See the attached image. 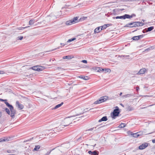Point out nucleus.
<instances>
[{
  "instance_id": "26",
  "label": "nucleus",
  "mask_w": 155,
  "mask_h": 155,
  "mask_svg": "<svg viewBox=\"0 0 155 155\" xmlns=\"http://www.w3.org/2000/svg\"><path fill=\"white\" fill-rule=\"evenodd\" d=\"M30 27L29 26H28L25 27H20L18 28L17 29L18 30H21L23 29H24L26 28H28Z\"/></svg>"
},
{
  "instance_id": "59",
  "label": "nucleus",
  "mask_w": 155,
  "mask_h": 155,
  "mask_svg": "<svg viewBox=\"0 0 155 155\" xmlns=\"http://www.w3.org/2000/svg\"><path fill=\"white\" fill-rule=\"evenodd\" d=\"M7 152L8 153H10L11 152H10V150H7Z\"/></svg>"
},
{
  "instance_id": "56",
  "label": "nucleus",
  "mask_w": 155,
  "mask_h": 155,
  "mask_svg": "<svg viewBox=\"0 0 155 155\" xmlns=\"http://www.w3.org/2000/svg\"><path fill=\"white\" fill-rule=\"evenodd\" d=\"M150 49V48H148L145 50V51H148Z\"/></svg>"
},
{
  "instance_id": "11",
  "label": "nucleus",
  "mask_w": 155,
  "mask_h": 155,
  "mask_svg": "<svg viewBox=\"0 0 155 155\" xmlns=\"http://www.w3.org/2000/svg\"><path fill=\"white\" fill-rule=\"evenodd\" d=\"M113 19H125V15L121 16H117L116 17H113L112 18Z\"/></svg>"
},
{
  "instance_id": "23",
  "label": "nucleus",
  "mask_w": 155,
  "mask_h": 155,
  "mask_svg": "<svg viewBox=\"0 0 155 155\" xmlns=\"http://www.w3.org/2000/svg\"><path fill=\"white\" fill-rule=\"evenodd\" d=\"M40 145H38L35 146V148L34 149V150L38 151L40 149Z\"/></svg>"
},
{
  "instance_id": "1",
  "label": "nucleus",
  "mask_w": 155,
  "mask_h": 155,
  "mask_svg": "<svg viewBox=\"0 0 155 155\" xmlns=\"http://www.w3.org/2000/svg\"><path fill=\"white\" fill-rule=\"evenodd\" d=\"M144 25L143 22L140 21H135L127 24L124 27L130 28L136 27H137L142 26Z\"/></svg>"
},
{
  "instance_id": "27",
  "label": "nucleus",
  "mask_w": 155,
  "mask_h": 155,
  "mask_svg": "<svg viewBox=\"0 0 155 155\" xmlns=\"http://www.w3.org/2000/svg\"><path fill=\"white\" fill-rule=\"evenodd\" d=\"M37 69H38V70H37L38 71H41L42 70V67L41 66H37Z\"/></svg>"
},
{
  "instance_id": "64",
  "label": "nucleus",
  "mask_w": 155,
  "mask_h": 155,
  "mask_svg": "<svg viewBox=\"0 0 155 155\" xmlns=\"http://www.w3.org/2000/svg\"><path fill=\"white\" fill-rule=\"evenodd\" d=\"M96 144H95L94 145V146H94V147H95L96 146Z\"/></svg>"
},
{
  "instance_id": "21",
  "label": "nucleus",
  "mask_w": 155,
  "mask_h": 155,
  "mask_svg": "<svg viewBox=\"0 0 155 155\" xmlns=\"http://www.w3.org/2000/svg\"><path fill=\"white\" fill-rule=\"evenodd\" d=\"M119 11V10L118 9H115L113 10L114 14V15H117V13Z\"/></svg>"
},
{
  "instance_id": "62",
  "label": "nucleus",
  "mask_w": 155,
  "mask_h": 155,
  "mask_svg": "<svg viewBox=\"0 0 155 155\" xmlns=\"http://www.w3.org/2000/svg\"><path fill=\"white\" fill-rule=\"evenodd\" d=\"M137 29L136 30H134L133 32H135V31H136L137 30Z\"/></svg>"
},
{
  "instance_id": "17",
  "label": "nucleus",
  "mask_w": 155,
  "mask_h": 155,
  "mask_svg": "<svg viewBox=\"0 0 155 155\" xmlns=\"http://www.w3.org/2000/svg\"><path fill=\"white\" fill-rule=\"evenodd\" d=\"M64 104L63 102H62L60 104H58L56 105L54 108V109H57L58 108L61 107Z\"/></svg>"
},
{
  "instance_id": "22",
  "label": "nucleus",
  "mask_w": 155,
  "mask_h": 155,
  "mask_svg": "<svg viewBox=\"0 0 155 155\" xmlns=\"http://www.w3.org/2000/svg\"><path fill=\"white\" fill-rule=\"evenodd\" d=\"M138 132L132 134L131 135L133 137H137L140 135L139 134H138Z\"/></svg>"
},
{
  "instance_id": "48",
  "label": "nucleus",
  "mask_w": 155,
  "mask_h": 155,
  "mask_svg": "<svg viewBox=\"0 0 155 155\" xmlns=\"http://www.w3.org/2000/svg\"><path fill=\"white\" fill-rule=\"evenodd\" d=\"M5 73L4 71H0V74H4Z\"/></svg>"
},
{
  "instance_id": "41",
  "label": "nucleus",
  "mask_w": 155,
  "mask_h": 155,
  "mask_svg": "<svg viewBox=\"0 0 155 155\" xmlns=\"http://www.w3.org/2000/svg\"><path fill=\"white\" fill-rule=\"evenodd\" d=\"M104 25L105 26L106 28H107V27L109 26L110 25H111V24H104Z\"/></svg>"
},
{
  "instance_id": "15",
  "label": "nucleus",
  "mask_w": 155,
  "mask_h": 155,
  "mask_svg": "<svg viewBox=\"0 0 155 155\" xmlns=\"http://www.w3.org/2000/svg\"><path fill=\"white\" fill-rule=\"evenodd\" d=\"M133 96V94H128L125 95H124L122 96V97L123 98H126L128 97H129L131 96Z\"/></svg>"
},
{
  "instance_id": "3",
  "label": "nucleus",
  "mask_w": 155,
  "mask_h": 155,
  "mask_svg": "<svg viewBox=\"0 0 155 155\" xmlns=\"http://www.w3.org/2000/svg\"><path fill=\"white\" fill-rule=\"evenodd\" d=\"M108 97L107 96H104L98 99L97 101H95L94 102V104H100L106 101L108 99Z\"/></svg>"
},
{
  "instance_id": "63",
  "label": "nucleus",
  "mask_w": 155,
  "mask_h": 155,
  "mask_svg": "<svg viewBox=\"0 0 155 155\" xmlns=\"http://www.w3.org/2000/svg\"><path fill=\"white\" fill-rule=\"evenodd\" d=\"M32 75H31V74H30L29 75V77H31V76H32Z\"/></svg>"
},
{
  "instance_id": "30",
  "label": "nucleus",
  "mask_w": 155,
  "mask_h": 155,
  "mask_svg": "<svg viewBox=\"0 0 155 155\" xmlns=\"http://www.w3.org/2000/svg\"><path fill=\"white\" fill-rule=\"evenodd\" d=\"M71 57L69 55L64 56L63 57V58L64 59H71Z\"/></svg>"
},
{
  "instance_id": "7",
  "label": "nucleus",
  "mask_w": 155,
  "mask_h": 155,
  "mask_svg": "<svg viewBox=\"0 0 155 155\" xmlns=\"http://www.w3.org/2000/svg\"><path fill=\"white\" fill-rule=\"evenodd\" d=\"M15 104L16 107L20 110H21L24 108L23 105L21 104L18 101H16Z\"/></svg>"
},
{
  "instance_id": "18",
  "label": "nucleus",
  "mask_w": 155,
  "mask_h": 155,
  "mask_svg": "<svg viewBox=\"0 0 155 155\" xmlns=\"http://www.w3.org/2000/svg\"><path fill=\"white\" fill-rule=\"evenodd\" d=\"M35 22V20L34 19H31L29 22V24L30 25H32L34 24Z\"/></svg>"
},
{
  "instance_id": "25",
  "label": "nucleus",
  "mask_w": 155,
  "mask_h": 155,
  "mask_svg": "<svg viewBox=\"0 0 155 155\" xmlns=\"http://www.w3.org/2000/svg\"><path fill=\"white\" fill-rule=\"evenodd\" d=\"M126 126V124L125 123H121L119 125V127L123 128L125 127Z\"/></svg>"
},
{
  "instance_id": "36",
  "label": "nucleus",
  "mask_w": 155,
  "mask_h": 155,
  "mask_svg": "<svg viewBox=\"0 0 155 155\" xmlns=\"http://www.w3.org/2000/svg\"><path fill=\"white\" fill-rule=\"evenodd\" d=\"M100 27L101 28V30L105 29L106 28L104 25L103 26H100Z\"/></svg>"
},
{
  "instance_id": "28",
  "label": "nucleus",
  "mask_w": 155,
  "mask_h": 155,
  "mask_svg": "<svg viewBox=\"0 0 155 155\" xmlns=\"http://www.w3.org/2000/svg\"><path fill=\"white\" fill-rule=\"evenodd\" d=\"M5 103L6 104V106L9 108L11 107L12 106V105L10 104L8 102H7V101H5Z\"/></svg>"
},
{
  "instance_id": "8",
  "label": "nucleus",
  "mask_w": 155,
  "mask_h": 155,
  "mask_svg": "<svg viewBox=\"0 0 155 155\" xmlns=\"http://www.w3.org/2000/svg\"><path fill=\"white\" fill-rule=\"evenodd\" d=\"M148 145V143H143L139 147V149L140 150H143L147 147Z\"/></svg>"
},
{
  "instance_id": "57",
  "label": "nucleus",
  "mask_w": 155,
  "mask_h": 155,
  "mask_svg": "<svg viewBox=\"0 0 155 155\" xmlns=\"http://www.w3.org/2000/svg\"><path fill=\"white\" fill-rule=\"evenodd\" d=\"M103 69V68H100V69H99L100 72V71H102V69Z\"/></svg>"
},
{
  "instance_id": "46",
  "label": "nucleus",
  "mask_w": 155,
  "mask_h": 155,
  "mask_svg": "<svg viewBox=\"0 0 155 155\" xmlns=\"http://www.w3.org/2000/svg\"><path fill=\"white\" fill-rule=\"evenodd\" d=\"M62 46H61V47H58V48H55V49L52 50V51H54V50H56L58 49H59L60 48V47H62Z\"/></svg>"
},
{
  "instance_id": "34",
  "label": "nucleus",
  "mask_w": 155,
  "mask_h": 155,
  "mask_svg": "<svg viewBox=\"0 0 155 155\" xmlns=\"http://www.w3.org/2000/svg\"><path fill=\"white\" fill-rule=\"evenodd\" d=\"M132 39L134 40V41H137V40H139V39H138L137 36H135L133 37L132 38Z\"/></svg>"
},
{
  "instance_id": "29",
  "label": "nucleus",
  "mask_w": 155,
  "mask_h": 155,
  "mask_svg": "<svg viewBox=\"0 0 155 155\" xmlns=\"http://www.w3.org/2000/svg\"><path fill=\"white\" fill-rule=\"evenodd\" d=\"M5 111L7 112V113L9 115L10 114V112L8 108H5Z\"/></svg>"
},
{
  "instance_id": "2",
  "label": "nucleus",
  "mask_w": 155,
  "mask_h": 155,
  "mask_svg": "<svg viewBox=\"0 0 155 155\" xmlns=\"http://www.w3.org/2000/svg\"><path fill=\"white\" fill-rule=\"evenodd\" d=\"M120 113V111L117 106L116 107V108L114 110L113 112L111 114V116L113 119L115 118V117L119 116Z\"/></svg>"
},
{
  "instance_id": "33",
  "label": "nucleus",
  "mask_w": 155,
  "mask_h": 155,
  "mask_svg": "<svg viewBox=\"0 0 155 155\" xmlns=\"http://www.w3.org/2000/svg\"><path fill=\"white\" fill-rule=\"evenodd\" d=\"M75 39H76L75 38H71V39H69L67 41V42L69 43L72 41H74V40H75Z\"/></svg>"
},
{
  "instance_id": "19",
  "label": "nucleus",
  "mask_w": 155,
  "mask_h": 155,
  "mask_svg": "<svg viewBox=\"0 0 155 155\" xmlns=\"http://www.w3.org/2000/svg\"><path fill=\"white\" fill-rule=\"evenodd\" d=\"M125 15V19L126 18L131 19L132 18V15H129L128 14H126Z\"/></svg>"
},
{
  "instance_id": "39",
  "label": "nucleus",
  "mask_w": 155,
  "mask_h": 155,
  "mask_svg": "<svg viewBox=\"0 0 155 155\" xmlns=\"http://www.w3.org/2000/svg\"><path fill=\"white\" fill-rule=\"evenodd\" d=\"M97 126L96 127H93V128L89 129H87V130H86V131H89L92 130H93L94 129V128H97Z\"/></svg>"
},
{
  "instance_id": "12",
  "label": "nucleus",
  "mask_w": 155,
  "mask_h": 155,
  "mask_svg": "<svg viewBox=\"0 0 155 155\" xmlns=\"http://www.w3.org/2000/svg\"><path fill=\"white\" fill-rule=\"evenodd\" d=\"M108 119L107 116H104L101 119L98 120L99 122H101L103 121H106Z\"/></svg>"
},
{
  "instance_id": "35",
  "label": "nucleus",
  "mask_w": 155,
  "mask_h": 155,
  "mask_svg": "<svg viewBox=\"0 0 155 155\" xmlns=\"http://www.w3.org/2000/svg\"><path fill=\"white\" fill-rule=\"evenodd\" d=\"M144 35H142L137 36L138 39H139L140 38H142L144 36Z\"/></svg>"
},
{
  "instance_id": "52",
  "label": "nucleus",
  "mask_w": 155,
  "mask_h": 155,
  "mask_svg": "<svg viewBox=\"0 0 155 155\" xmlns=\"http://www.w3.org/2000/svg\"><path fill=\"white\" fill-rule=\"evenodd\" d=\"M88 109V108H86L84 109V112H87V111H88L89 110L86 111V110H87Z\"/></svg>"
},
{
  "instance_id": "61",
  "label": "nucleus",
  "mask_w": 155,
  "mask_h": 155,
  "mask_svg": "<svg viewBox=\"0 0 155 155\" xmlns=\"http://www.w3.org/2000/svg\"><path fill=\"white\" fill-rule=\"evenodd\" d=\"M120 105L123 107H124V106L123 105V104H120Z\"/></svg>"
},
{
  "instance_id": "54",
  "label": "nucleus",
  "mask_w": 155,
  "mask_h": 155,
  "mask_svg": "<svg viewBox=\"0 0 155 155\" xmlns=\"http://www.w3.org/2000/svg\"><path fill=\"white\" fill-rule=\"evenodd\" d=\"M152 142L153 143H155V139L152 140Z\"/></svg>"
},
{
  "instance_id": "45",
  "label": "nucleus",
  "mask_w": 155,
  "mask_h": 155,
  "mask_svg": "<svg viewBox=\"0 0 155 155\" xmlns=\"http://www.w3.org/2000/svg\"><path fill=\"white\" fill-rule=\"evenodd\" d=\"M139 87L138 86H137L136 87V90L138 91L139 90Z\"/></svg>"
},
{
  "instance_id": "40",
  "label": "nucleus",
  "mask_w": 155,
  "mask_h": 155,
  "mask_svg": "<svg viewBox=\"0 0 155 155\" xmlns=\"http://www.w3.org/2000/svg\"><path fill=\"white\" fill-rule=\"evenodd\" d=\"M23 38V37L22 36H18L17 37V39L19 40H22Z\"/></svg>"
},
{
  "instance_id": "55",
  "label": "nucleus",
  "mask_w": 155,
  "mask_h": 155,
  "mask_svg": "<svg viewBox=\"0 0 155 155\" xmlns=\"http://www.w3.org/2000/svg\"><path fill=\"white\" fill-rule=\"evenodd\" d=\"M124 8L120 9H119V11H124Z\"/></svg>"
},
{
  "instance_id": "49",
  "label": "nucleus",
  "mask_w": 155,
  "mask_h": 155,
  "mask_svg": "<svg viewBox=\"0 0 155 155\" xmlns=\"http://www.w3.org/2000/svg\"><path fill=\"white\" fill-rule=\"evenodd\" d=\"M122 56H123V57H128L129 56V55H122Z\"/></svg>"
},
{
  "instance_id": "51",
  "label": "nucleus",
  "mask_w": 155,
  "mask_h": 155,
  "mask_svg": "<svg viewBox=\"0 0 155 155\" xmlns=\"http://www.w3.org/2000/svg\"><path fill=\"white\" fill-rule=\"evenodd\" d=\"M0 100H1L2 101H7V100H4L2 99H0Z\"/></svg>"
},
{
  "instance_id": "13",
  "label": "nucleus",
  "mask_w": 155,
  "mask_h": 155,
  "mask_svg": "<svg viewBox=\"0 0 155 155\" xmlns=\"http://www.w3.org/2000/svg\"><path fill=\"white\" fill-rule=\"evenodd\" d=\"M78 77L79 78L83 79L84 80H88L89 79V78L87 76L80 75Z\"/></svg>"
},
{
  "instance_id": "60",
  "label": "nucleus",
  "mask_w": 155,
  "mask_h": 155,
  "mask_svg": "<svg viewBox=\"0 0 155 155\" xmlns=\"http://www.w3.org/2000/svg\"><path fill=\"white\" fill-rule=\"evenodd\" d=\"M60 44L61 45H63L64 46L65 45V44H63V43H61Z\"/></svg>"
},
{
  "instance_id": "38",
  "label": "nucleus",
  "mask_w": 155,
  "mask_h": 155,
  "mask_svg": "<svg viewBox=\"0 0 155 155\" xmlns=\"http://www.w3.org/2000/svg\"><path fill=\"white\" fill-rule=\"evenodd\" d=\"M127 110L128 111H131L132 110H133V109L132 107L130 106H129L127 108Z\"/></svg>"
},
{
  "instance_id": "44",
  "label": "nucleus",
  "mask_w": 155,
  "mask_h": 155,
  "mask_svg": "<svg viewBox=\"0 0 155 155\" xmlns=\"http://www.w3.org/2000/svg\"><path fill=\"white\" fill-rule=\"evenodd\" d=\"M95 108H90L89 110H91V112H94Z\"/></svg>"
},
{
  "instance_id": "43",
  "label": "nucleus",
  "mask_w": 155,
  "mask_h": 155,
  "mask_svg": "<svg viewBox=\"0 0 155 155\" xmlns=\"http://www.w3.org/2000/svg\"><path fill=\"white\" fill-rule=\"evenodd\" d=\"M81 61L84 63H87V61L86 60H83Z\"/></svg>"
},
{
  "instance_id": "32",
  "label": "nucleus",
  "mask_w": 155,
  "mask_h": 155,
  "mask_svg": "<svg viewBox=\"0 0 155 155\" xmlns=\"http://www.w3.org/2000/svg\"><path fill=\"white\" fill-rule=\"evenodd\" d=\"M33 138H34V137H32L31 138H30L28 140H25L24 141L23 143H26V142H28V141H31V140H32L33 139Z\"/></svg>"
},
{
  "instance_id": "37",
  "label": "nucleus",
  "mask_w": 155,
  "mask_h": 155,
  "mask_svg": "<svg viewBox=\"0 0 155 155\" xmlns=\"http://www.w3.org/2000/svg\"><path fill=\"white\" fill-rule=\"evenodd\" d=\"M97 72H100L99 69H100V67H96L94 69Z\"/></svg>"
},
{
  "instance_id": "20",
  "label": "nucleus",
  "mask_w": 155,
  "mask_h": 155,
  "mask_svg": "<svg viewBox=\"0 0 155 155\" xmlns=\"http://www.w3.org/2000/svg\"><path fill=\"white\" fill-rule=\"evenodd\" d=\"M154 28V27L153 26H151L149 27H148L147 28V31H150L152 30Z\"/></svg>"
},
{
  "instance_id": "6",
  "label": "nucleus",
  "mask_w": 155,
  "mask_h": 155,
  "mask_svg": "<svg viewBox=\"0 0 155 155\" xmlns=\"http://www.w3.org/2000/svg\"><path fill=\"white\" fill-rule=\"evenodd\" d=\"M9 108L11 111L10 114V116L13 119L15 117V115L16 114V111L14 109V107L13 106H12Z\"/></svg>"
},
{
  "instance_id": "42",
  "label": "nucleus",
  "mask_w": 155,
  "mask_h": 155,
  "mask_svg": "<svg viewBox=\"0 0 155 155\" xmlns=\"http://www.w3.org/2000/svg\"><path fill=\"white\" fill-rule=\"evenodd\" d=\"M147 28H145V29H143V31H142V32L143 33H146V32H148V31H147Z\"/></svg>"
},
{
  "instance_id": "14",
  "label": "nucleus",
  "mask_w": 155,
  "mask_h": 155,
  "mask_svg": "<svg viewBox=\"0 0 155 155\" xmlns=\"http://www.w3.org/2000/svg\"><path fill=\"white\" fill-rule=\"evenodd\" d=\"M101 31V28L100 27H97L94 30V33H97Z\"/></svg>"
},
{
  "instance_id": "58",
  "label": "nucleus",
  "mask_w": 155,
  "mask_h": 155,
  "mask_svg": "<svg viewBox=\"0 0 155 155\" xmlns=\"http://www.w3.org/2000/svg\"><path fill=\"white\" fill-rule=\"evenodd\" d=\"M122 92H120V96H121L122 95Z\"/></svg>"
},
{
  "instance_id": "53",
  "label": "nucleus",
  "mask_w": 155,
  "mask_h": 155,
  "mask_svg": "<svg viewBox=\"0 0 155 155\" xmlns=\"http://www.w3.org/2000/svg\"><path fill=\"white\" fill-rule=\"evenodd\" d=\"M131 15L132 16V17H135L136 16V15L134 14H132Z\"/></svg>"
},
{
  "instance_id": "31",
  "label": "nucleus",
  "mask_w": 155,
  "mask_h": 155,
  "mask_svg": "<svg viewBox=\"0 0 155 155\" xmlns=\"http://www.w3.org/2000/svg\"><path fill=\"white\" fill-rule=\"evenodd\" d=\"M30 69L36 71L38 70V69H37V66L32 67L30 68Z\"/></svg>"
},
{
  "instance_id": "4",
  "label": "nucleus",
  "mask_w": 155,
  "mask_h": 155,
  "mask_svg": "<svg viewBox=\"0 0 155 155\" xmlns=\"http://www.w3.org/2000/svg\"><path fill=\"white\" fill-rule=\"evenodd\" d=\"M71 123H72V120L70 118L68 117L64 119L63 123L61 124V126L66 127Z\"/></svg>"
},
{
  "instance_id": "16",
  "label": "nucleus",
  "mask_w": 155,
  "mask_h": 155,
  "mask_svg": "<svg viewBox=\"0 0 155 155\" xmlns=\"http://www.w3.org/2000/svg\"><path fill=\"white\" fill-rule=\"evenodd\" d=\"M102 71L103 72H104L106 73V72H110L111 70L109 68H103L102 69Z\"/></svg>"
},
{
  "instance_id": "5",
  "label": "nucleus",
  "mask_w": 155,
  "mask_h": 155,
  "mask_svg": "<svg viewBox=\"0 0 155 155\" xmlns=\"http://www.w3.org/2000/svg\"><path fill=\"white\" fill-rule=\"evenodd\" d=\"M78 18L77 17H75L73 19L67 21L66 22V24L67 25H70L77 23L78 22Z\"/></svg>"
},
{
  "instance_id": "9",
  "label": "nucleus",
  "mask_w": 155,
  "mask_h": 155,
  "mask_svg": "<svg viewBox=\"0 0 155 155\" xmlns=\"http://www.w3.org/2000/svg\"><path fill=\"white\" fill-rule=\"evenodd\" d=\"M88 153L91 155H98L99 154L98 151L96 150L93 151L90 150L88 151Z\"/></svg>"
},
{
  "instance_id": "47",
  "label": "nucleus",
  "mask_w": 155,
  "mask_h": 155,
  "mask_svg": "<svg viewBox=\"0 0 155 155\" xmlns=\"http://www.w3.org/2000/svg\"><path fill=\"white\" fill-rule=\"evenodd\" d=\"M5 141V139H0V142H1Z\"/></svg>"
},
{
  "instance_id": "24",
  "label": "nucleus",
  "mask_w": 155,
  "mask_h": 155,
  "mask_svg": "<svg viewBox=\"0 0 155 155\" xmlns=\"http://www.w3.org/2000/svg\"><path fill=\"white\" fill-rule=\"evenodd\" d=\"M87 18V17H83L81 18L79 20V21H82L86 20Z\"/></svg>"
},
{
  "instance_id": "50",
  "label": "nucleus",
  "mask_w": 155,
  "mask_h": 155,
  "mask_svg": "<svg viewBox=\"0 0 155 155\" xmlns=\"http://www.w3.org/2000/svg\"><path fill=\"white\" fill-rule=\"evenodd\" d=\"M57 69H61V70H62L63 69L61 67H58L57 68Z\"/></svg>"
},
{
  "instance_id": "10",
  "label": "nucleus",
  "mask_w": 155,
  "mask_h": 155,
  "mask_svg": "<svg viewBox=\"0 0 155 155\" xmlns=\"http://www.w3.org/2000/svg\"><path fill=\"white\" fill-rule=\"evenodd\" d=\"M146 69L145 68H143L140 70L137 73V75L143 74L145 72Z\"/></svg>"
}]
</instances>
